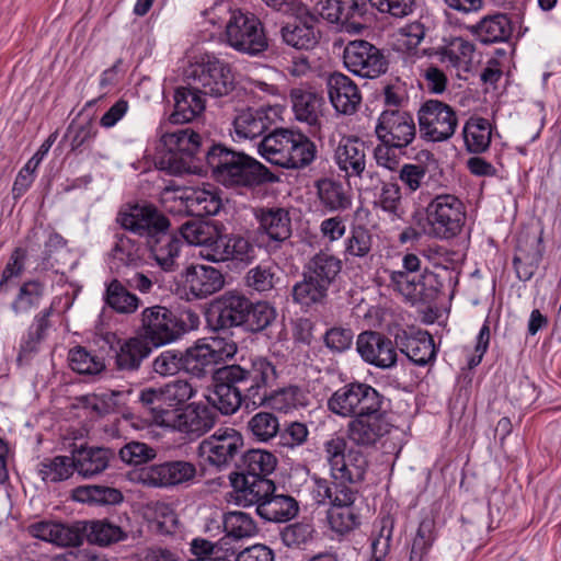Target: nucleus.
<instances>
[{
	"instance_id": "f257e3e1",
	"label": "nucleus",
	"mask_w": 561,
	"mask_h": 561,
	"mask_svg": "<svg viewBox=\"0 0 561 561\" xmlns=\"http://www.w3.org/2000/svg\"><path fill=\"white\" fill-rule=\"evenodd\" d=\"M205 152L213 178L227 188L252 191L279 181L278 175L256 159L221 142L210 145Z\"/></svg>"
},
{
	"instance_id": "f03ea898",
	"label": "nucleus",
	"mask_w": 561,
	"mask_h": 561,
	"mask_svg": "<svg viewBox=\"0 0 561 561\" xmlns=\"http://www.w3.org/2000/svg\"><path fill=\"white\" fill-rule=\"evenodd\" d=\"M412 222L421 228L426 237L449 240L462 230L466 222L465 206L453 194H438L430 201L424 213H413Z\"/></svg>"
},
{
	"instance_id": "7ed1b4c3",
	"label": "nucleus",
	"mask_w": 561,
	"mask_h": 561,
	"mask_svg": "<svg viewBox=\"0 0 561 561\" xmlns=\"http://www.w3.org/2000/svg\"><path fill=\"white\" fill-rule=\"evenodd\" d=\"M225 377L234 380L245 393V410L264 407V399L277 378L275 363L265 356H254L243 364L224 365Z\"/></svg>"
},
{
	"instance_id": "20e7f679",
	"label": "nucleus",
	"mask_w": 561,
	"mask_h": 561,
	"mask_svg": "<svg viewBox=\"0 0 561 561\" xmlns=\"http://www.w3.org/2000/svg\"><path fill=\"white\" fill-rule=\"evenodd\" d=\"M186 77L197 91L216 99L229 95L236 88L231 66L215 56L206 55L191 65Z\"/></svg>"
},
{
	"instance_id": "39448f33",
	"label": "nucleus",
	"mask_w": 561,
	"mask_h": 561,
	"mask_svg": "<svg viewBox=\"0 0 561 561\" xmlns=\"http://www.w3.org/2000/svg\"><path fill=\"white\" fill-rule=\"evenodd\" d=\"M227 43L236 50L261 56L268 48L264 25L253 13L236 10L226 25Z\"/></svg>"
},
{
	"instance_id": "423d86ee",
	"label": "nucleus",
	"mask_w": 561,
	"mask_h": 561,
	"mask_svg": "<svg viewBox=\"0 0 561 561\" xmlns=\"http://www.w3.org/2000/svg\"><path fill=\"white\" fill-rule=\"evenodd\" d=\"M385 397L366 382L353 381L337 389L328 400L329 410L341 416L378 412Z\"/></svg>"
},
{
	"instance_id": "0eeeda50",
	"label": "nucleus",
	"mask_w": 561,
	"mask_h": 561,
	"mask_svg": "<svg viewBox=\"0 0 561 561\" xmlns=\"http://www.w3.org/2000/svg\"><path fill=\"white\" fill-rule=\"evenodd\" d=\"M187 328L184 319L169 308L160 305L147 307L141 311L138 334L154 347L174 342Z\"/></svg>"
},
{
	"instance_id": "6e6552de",
	"label": "nucleus",
	"mask_w": 561,
	"mask_h": 561,
	"mask_svg": "<svg viewBox=\"0 0 561 561\" xmlns=\"http://www.w3.org/2000/svg\"><path fill=\"white\" fill-rule=\"evenodd\" d=\"M161 141L171 153L169 167L175 173H182L190 169L193 161L205 160V151L214 142L203 140L201 135L191 128H179L162 135Z\"/></svg>"
},
{
	"instance_id": "1a4fd4ad",
	"label": "nucleus",
	"mask_w": 561,
	"mask_h": 561,
	"mask_svg": "<svg viewBox=\"0 0 561 561\" xmlns=\"http://www.w3.org/2000/svg\"><path fill=\"white\" fill-rule=\"evenodd\" d=\"M417 119L421 137L430 141L448 140L458 125L455 110L439 100L425 101L417 112Z\"/></svg>"
},
{
	"instance_id": "9d476101",
	"label": "nucleus",
	"mask_w": 561,
	"mask_h": 561,
	"mask_svg": "<svg viewBox=\"0 0 561 561\" xmlns=\"http://www.w3.org/2000/svg\"><path fill=\"white\" fill-rule=\"evenodd\" d=\"M343 60L351 72L362 78H378L389 68L383 51L365 39L351 41L344 48Z\"/></svg>"
},
{
	"instance_id": "9b49d317",
	"label": "nucleus",
	"mask_w": 561,
	"mask_h": 561,
	"mask_svg": "<svg viewBox=\"0 0 561 561\" xmlns=\"http://www.w3.org/2000/svg\"><path fill=\"white\" fill-rule=\"evenodd\" d=\"M243 436L232 427H220L208 438L201 442L199 455L218 470L228 468L238 456L243 454Z\"/></svg>"
},
{
	"instance_id": "f8f14e48",
	"label": "nucleus",
	"mask_w": 561,
	"mask_h": 561,
	"mask_svg": "<svg viewBox=\"0 0 561 561\" xmlns=\"http://www.w3.org/2000/svg\"><path fill=\"white\" fill-rule=\"evenodd\" d=\"M117 222L141 238L152 239L160 232L171 228L170 219L152 204H135L118 213Z\"/></svg>"
},
{
	"instance_id": "ddd939ff",
	"label": "nucleus",
	"mask_w": 561,
	"mask_h": 561,
	"mask_svg": "<svg viewBox=\"0 0 561 561\" xmlns=\"http://www.w3.org/2000/svg\"><path fill=\"white\" fill-rule=\"evenodd\" d=\"M320 15L348 33H360L370 20L368 0H321Z\"/></svg>"
},
{
	"instance_id": "4468645a",
	"label": "nucleus",
	"mask_w": 561,
	"mask_h": 561,
	"mask_svg": "<svg viewBox=\"0 0 561 561\" xmlns=\"http://www.w3.org/2000/svg\"><path fill=\"white\" fill-rule=\"evenodd\" d=\"M294 21L280 28V36L285 44L296 49H312L321 38V32L317 27L319 16L311 12L306 5L299 3L294 11Z\"/></svg>"
},
{
	"instance_id": "2eb2a0df",
	"label": "nucleus",
	"mask_w": 561,
	"mask_h": 561,
	"mask_svg": "<svg viewBox=\"0 0 561 561\" xmlns=\"http://www.w3.org/2000/svg\"><path fill=\"white\" fill-rule=\"evenodd\" d=\"M375 133L380 142L407 148L415 139L416 128L409 112L388 108L381 112Z\"/></svg>"
},
{
	"instance_id": "dca6fc26",
	"label": "nucleus",
	"mask_w": 561,
	"mask_h": 561,
	"mask_svg": "<svg viewBox=\"0 0 561 561\" xmlns=\"http://www.w3.org/2000/svg\"><path fill=\"white\" fill-rule=\"evenodd\" d=\"M168 427L199 437L214 427L217 412L204 403H190L183 409H173V413L164 414Z\"/></svg>"
},
{
	"instance_id": "f3484780",
	"label": "nucleus",
	"mask_w": 561,
	"mask_h": 561,
	"mask_svg": "<svg viewBox=\"0 0 561 561\" xmlns=\"http://www.w3.org/2000/svg\"><path fill=\"white\" fill-rule=\"evenodd\" d=\"M196 477V466L186 460H169L142 468L140 481L148 486L170 488L185 484Z\"/></svg>"
},
{
	"instance_id": "a211bd4d",
	"label": "nucleus",
	"mask_w": 561,
	"mask_h": 561,
	"mask_svg": "<svg viewBox=\"0 0 561 561\" xmlns=\"http://www.w3.org/2000/svg\"><path fill=\"white\" fill-rule=\"evenodd\" d=\"M397 346L378 331H364L356 340V351L360 358L381 369L391 368L397 363Z\"/></svg>"
},
{
	"instance_id": "6ab92c4d",
	"label": "nucleus",
	"mask_w": 561,
	"mask_h": 561,
	"mask_svg": "<svg viewBox=\"0 0 561 561\" xmlns=\"http://www.w3.org/2000/svg\"><path fill=\"white\" fill-rule=\"evenodd\" d=\"M255 219L259 222L257 230L267 237L266 247L276 251L293 233L291 218L287 209L283 207H260L255 209Z\"/></svg>"
},
{
	"instance_id": "aec40b11",
	"label": "nucleus",
	"mask_w": 561,
	"mask_h": 561,
	"mask_svg": "<svg viewBox=\"0 0 561 561\" xmlns=\"http://www.w3.org/2000/svg\"><path fill=\"white\" fill-rule=\"evenodd\" d=\"M390 423L383 409L378 412L360 413L347 426V437L359 447H373L390 432Z\"/></svg>"
},
{
	"instance_id": "412c9836",
	"label": "nucleus",
	"mask_w": 561,
	"mask_h": 561,
	"mask_svg": "<svg viewBox=\"0 0 561 561\" xmlns=\"http://www.w3.org/2000/svg\"><path fill=\"white\" fill-rule=\"evenodd\" d=\"M251 299L241 291L228 290L219 296L213 305L217 313L216 329L230 330L241 328L244 331L247 309Z\"/></svg>"
},
{
	"instance_id": "4be33fe9",
	"label": "nucleus",
	"mask_w": 561,
	"mask_h": 561,
	"mask_svg": "<svg viewBox=\"0 0 561 561\" xmlns=\"http://www.w3.org/2000/svg\"><path fill=\"white\" fill-rule=\"evenodd\" d=\"M224 366L218 367L213 373L214 390L208 396V401L211 403L210 408L219 411L224 415H231L238 411L243 404L245 407V393L234 380H227L225 378Z\"/></svg>"
},
{
	"instance_id": "5701e85b",
	"label": "nucleus",
	"mask_w": 561,
	"mask_h": 561,
	"mask_svg": "<svg viewBox=\"0 0 561 561\" xmlns=\"http://www.w3.org/2000/svg\"><path fill=\"white\" fill-rule=\"evenodd\" d=\"M229 480L236 492L237 503L243 506H257L276 490L271 479L255 474L230 473Z\"/></svg>"
},
{
	"instance_id": "b1692460",
	"label": "nucleus",
	"mask_w": 561,
	"mask_h": 561,
	"mask_svg": "<svg viewBox=\"0 0 561 561\" xmlns=\"http://www.w3.org/2000/svg\"><path fill=\"white\" fill-rule=\"evenodd\" d=\"M256 256L254 245L249 238L241 234H222L218 232L208 254L215 262L236 261L249 265Z\"/></svg>"
},
{
	"instance_id": "393cba45",
	"label": "nucleus",
	"mask_w": 561,
	"mask_h": 561,
	"mask_svg": "<svg viewBox=\"0 0 561 561\" xmlns=\"http://www.w3.org/2000/svg\"><path fill=\"white\" fill-rule=\"evenodd\" d=\"M327 89L330 102L336 112L352 115L357 111L362 94L350 77L341 72L331 73L327 79Z\"/></svg>"
},
{
	"instance_id": "a878e982",
	"label": "nucleus",
	"mask_w": 561,
	"mask_h": 561,
	"mask_svg": "<svg viewBox=\"0 0 561 561\" xmlns=\"http://www.w3.org/2000/svg\"><path fill=\"white\" fill-rule=\"evenodd\" d=\"M183 276L188 291L196 299L207 298L225 286L222 273L209 265L192 264L186 267Z\"/></svg>"
},
{
	"instance_id": "bb28decb",
	"label": "nucleus",
	"mask_w": 561,
	"mask_h": 561,
	"mask_svg": "<svg viewBox=\"0 0 561 561\" xmlns=\"http://www.w3.org/2000/svg\"><path fill=\"white\" fill-rule=\"evenodd\" d=\"M543 247L541 238L537 236H519L515 248L513 265L518 279L529 280L539 267L542 260Z\"/></svg>"
},
{
	"instance_id": "cd10ccee",
	"label": "nucleus",
	"mask_w": 561,
	"mask_h": 561,
	"mask_svg": "<svg viewBox=\"0 0 561 561\" xmlns=\"http://www.w3.org/2000/svg\"><path fill=\"white\" fill-rule=\"evenodd\" d=\"M54 311L53 306L39 311L33 319V322L20 341L19 352L16 355L18 366L30 364L32 358L39 352L42 342L47 336V331L51 323L49 318Z\"/></svg>"
},
{
	"instance_id": "c85d7f7f",
	"label": "nucleus",
	"mask_w": 561,
	"mask_h": 561,
	"mask_svg": "<svg viewBox=\"0 0 561 561\" xmlns=\"http://www.w3.org/2000/svg\"><path fill=\"white\" fill-rule=\"evenodd\" d=\"M289 98L297 121L307 123L310 126L319 124V118L322 116L323 105L325 104L321 93L310 87L301 85L293 88L289 92Z\"/></svg>"
},
{
	"instance_id": "c756f323",
	"label": "nucleus",
	"mask_w": 561,
	"mask_h": 561,
	"mask_svg": "<svg viewBox=\"0 0 561 561\" xmlns=\"http://www.w3.org/2000/svg\"><path fill=\"white\" fill-rule=\"evenodd\" d=\"M202 91L195 89L191 81L188 87H179L174 91V111L169 119L173 124H184L199 116L206 107V100Z\"/></svg>"
},
{
	"instance_id": "7c9ffc66",
	"label": "nucleus",
	"mask_w": 561,
	"mask_h": 561,
	"mask_svg": "<svg viewBox=\"0 0 561 561\" xmlns=\"http://www.w3.org/2000/svg\"><path fill=\"white\" fill-rule=\"evenodd\" d=\"M396 346L417 366H425L436 357L433 336L426 331H419L409 336L405 331L396 335Z\"/></svg>"
},
{
	"instance_id": "2f4dec72",
	"label": "nucleus",
	"mask_w": 561,
	"mask_h": 561,
	"mask_svg": "<svg viewBox=\"0 0 561 561\" xmlns=\"http://www.w3.org/2000/svg\"><path fill=\"white\" fill-rule=\"evenodd\" d=\"M334 159L348 176H360L366 167V146L358 137H344L339 142Z\"/></svg>"
},
{
	"instance_id": "473e14b6",
	"label": "nucleus",
	"mask_w": 561,
	"mask_h": 561,
	"mask_svg": "<svg viewBox=\"0 0 561 561\" xmlns=\"http://www.w3.org/2000/svg\"><path fill=\"white\" fill-rule=\"evenodd\" d=\"M113 457V450L104 447L81 446L71 453L75 470L85 479L103 472Z\"/></svg>"
},
{
	"instance_id": "72a5a7b5",
	"label": "nucleus",
	"mask_w": 561,
	"mask_h": 561,
	"mask_svg": "<svg viewBox=\"0 0 561 561\" xmlns=\"http://www.w3.org/2000/svg\"><path fill=\"white\" fill-rule=\"evenodd\" d=\"M147 248L158 265L165 272H172L178 267L176 259L180 253L182 240L176 236L175 230H164L148 239Z\"/></svg>"
},
{
	"instance_id": "f704fd0d",
	"label": "nucleus",
	"mask_w": 561,
	"mask_h": 561,
	"mask_svg": "<svg viewBox=\"0 0 561 561\" xmlns=\"http://www.w3.org/2000/svg\"><path fill=\"white\" fill-rule=\"evenodd\" d=\"M224 530L226 535L219 540L218 548L236 556L238 548L232 546L233 541L249 538L257 533L256 525L252 517L243 512H228L224 516Z\"/></svg>"
},
{
	"instance_id": "c9c22d12",
	"label": "nucleus",
	"mask_w": 561,
	"mask_h": 561,
	"mask_svg": "<svg viewBox=\"0 0 561 561\" xmlns=\"http://www.w3.org/2000/svg\"><path fill=\"white\" fill-rule=\"evenodd\" d=\"M320 204L328 211H344L352 206V195L342 182L332 179H319L314 183Z\"/></svg>"
},
{
	"instance_id": "e433bc0d",
	"label": "nucleus",
	"mask_w": 561,
	"mask_h": 561,
	"mask_svg": "<svg viewBox=\"0 0 561 561\" xmlns=\"http://www.w3.org/2000/svg\"><path fill=\"white\" fill-rule=\"evenodd\" d=\"M255 512L267 522L284 523L298 514L299 505L293 496L273 492L257 505Z\"/></svg>"
},
{
	"instance_id": "4c0bfd02",
	"label": "nucleus",
	"mask_w": 561,
	"mask_h": 561,
	"mask_svg": "<svg viewBox=\"0 0 561 561\" xmlns=\"http://www.w3.org/2000/svg\"><path fill=\"white\" fill-rule=\"evenodd\" d=\"M83 522L85 528L84 539L92 545L108 547L125 541L128 538V531L108 518Z\"/></svg>"
},
{
	"instance_id": "58836bf2",
	"label": "nucleus",
	"mask_w": 561,
	"mask_h": 561,
	"mask_svg": "<svg viewBox=\"0 0 561 561\" xmlns=\"http://www.w3.org/2000/svg\"><path fill=\"white\" fill-rule=\"evenodd\" d=\"M472 32L483 44L507 42L513 33L512 22L504 13L486 15L472 27Z\"/></svg>"
},
{
	"instance_id": "ea45409f",
	"label": "nucleus",
	"mask_w": 561,
	"mask_h": 561,
	"mask_svg": "<svg viewBox=\"0 0 561 561\" xmlns=\"http://www.w3.org/2000/svg\"><path fill=\"white\" fill-rule=\"evenodd\" d=\"M151 353V346L140 335L123 342L115 354V365L121 371H137L145 358Z\"/></svg>"
},
{
	"instance_id": "a19ab883",
	"label": "nucleus",
	"mask_w": 561,
	"mask_h": 561,
	"mask_svg": "<svg viewBox=\"0 0 561 561\" xmlns=\"http://www.w3.org/2000/svg\"><path fill=\"white\" fill-rule=\"evenodd\" d=\"M294 131V129L288 128H275L261 140L259 145L260 154L270 163L283 168Z\"/></svg>"
},
{
	"instance_id": "79ce46f5",
	"label": "nucleus",
	"mask_w": 561,
	"mask_h": 561,
	"mask_svg": "<svg viewBox=\"0 0 561 561\" xmlns=\"http://www.w3.org/2000/svg\"><path fill=\"white\" fill-rule=\"evenodd\" d=\"M308 405L306 391L297 385H289L283 388L267 391L264 399V407H270L278 412L288 413Z\"/></svg>"
},
{
	"instance_id": "37998d69",
	"label": "nucleus",
	"mask_w": 561,
	"mask_h": 561,
	"mask_svg": "<svg viewBox=\"0 0 561 561\" xmlns=\"http://www.w3.org/2000/svg\"><path fill=\"white\" fill-rule=\"evenodd\" d=\"M169 397L162 389L146 388L140 391L139 404L142 413L146 415L148 422L168 427L169 422H165L167 413H173V409H169L168 404Z\"/></svg>"
},
{
	"instance_id": "c03bdc74",
	"label": "nucleus",
	"mask_w": 561,
	"mask_h": 561,
	"mask_svg": "<svg viewBox=\"0 0 561 561\" xmlns=\"http://www.w3.org/2000/svg\"><path fill=\"white\" fill-rule=\"evenodd\" d=\"M341 270L342 261L327 251H319L304 266L307 274L329 288L335 283Z\"/></svg>"
},
{
	"instance_id": "a18cd8bd",
	"label": "nucleus",
	"mask_w": 561,
	"mask_h": 561,
	"mask_svg": "<svg viewBox=\"0 0 561 561\" xmlns=\"http://www.w3.org/2000/svg\"><path fill=\"white\" fill-rule=\"evenodd\" d=\"M316 157V144L301 131L295 130L283 168L300 170L310 165Z\"/></svg>"
},
{
	"instance_id": "49530a36",
	"label": "nucleus",
	"mask_w": 561,
	"mask_h": 561,
	"mask_svg": "<svg viewBox=\"0 0 561 561\" xmlns=\"http://www.w3.org/2000/svg\"><path fill=\"white\" fill-rule=\"evenodd\" d=\"M374 208L381 209L392 222L405 220L407 209L399 184L383 182L377 198L374 201Z\"/></svg>"
},
{
	"instance_id": "de8ad7c7",
	"label": "nucleus",
	"mask_w": 561,
	"mask_h": 561,
	"mask_svg": "<svg viewBox=\"0 0 561 561\" xmlns=\"http://www.w3.org/2000/svg\"><path fill=\"white\" fill-rule=\"evenodd\" d=\"M104 302L117 313L131 314L140 306V299L119 279H112L105 288Z\"/></svg>"
},
{
	"instance_id": "09e8293b",
	"label": "nucleus",
	"mask_w": 561,
	"mask_h": 561,
	"mask_svg": "<svg viewBox=\"0 0 561 561\" xmlns=\"http://www.w3.org/2000/svg\"><path fill=\"white\" fill-rule=\"evenodd\" d=\"M302 279L297 282L291 288L294 302L302 307H312L314 305H323L328 299L329 287L313 278L305 271Z\"/></svg>"
},
{
	"instance_id": "8fccbe9b",
	"label": "nucleus",
	"mask_w": 561,
	"mask_h": 561,
	"mask_svg": "<svg viewBox=\"0 0 561 561\" xmlns=\"http://www.w3.org/2000/svg\"><path fill=\"white\" fill-rule=\"evenodd\" d=\"M277 465V458L270 451L263 449H250L242 454L241 462L237 465L238 470L232 473L255 474L267 478Z\"/></svg>"
},
{
	"instance_id": "3c124183",
	"label": "nucleus",
	"mask_w": 561,
	"mask_h": 561,
	"mask_svg": "<svg viewBox=\"0 0 561 561\" xmlns=\"http://www.w3.org/2000/svg\"><path fill=\"white\" fill-rule=\"evenodd\" d=\"M72 499L81 503L116 505L123 502L124 495L121 490L115 488L89 484L75 488L72 490Z\"/></svg>"
},
{
	"instance_id": "603ef678",
	"label": "nucleus",
	"mask_w": 561,
	"mask_h": 561,
	"mask_svg": "<svg viewBox=\"0 0 561 561\" xmlns=\"http://www.w3.org/2000/svg\"><path fill=\"white\" fill-rule=\"evenodd\" d=\"M466 148L472 153H481L491 144V124L483 117H470L463 126Z\"/></svg>"
},
{
	"instance_id": "864d4df0",
	"label": "nucleus",
	"mask_w": 561,
	"mask_h": 561,
	"mask_svg": "<svg viewBox=\"0 0 561 561\" xmlns=\"http://www.w3.org/2000/svg\"><path fill=\"white\" fill-rule=\"evenodd\" d=\"M244 318V332L257 334L268 330L276 322L277 310L268 301L251 300Z\"/></svg>"
},
{
	"instance_id": "5fc2aeb1",
	"label": "nucleus",
	"mask_w": 561,
	"mask_h": 561,
	"mask_svg": "<svg viewBox=\"0 0 561 561\" xmlns=\"http://www.w3.org/2000/svg\"><path fill=\"white\" fill-rule=\"evenodd\" d=\"M268 117L261 110L247 108L233 121L237 135L242 138L254 139L263 135L268 128Z\"/></svg>"
},
{
	"instance_id": "6e6d98bb",
	"label": "nucleus",
	"mask_w": 561,
	"mask_h": 561,
	"mask_svg": "<svg viewBox=\"0 0 561 561\" xmlns=\"http://www.w3.org/2000/svg\"><path fill=\"white\" fill-rule=\"evenodd\" d=\"M45 295V284L39 279H30L19 288V291L11 302V310L16 314H25L33 308H37Z\"/></svg>"
},
{
	"instance_id": "4d7b16f0",
	"label": "nucleus",
	"mask_w": 561,
	"mask_h": 561,
	"mask_svg": "<svg viewBox=\"0 0 561 561\" xmlns=\"http://www.w3.org/2000/svg\"><path fill=\"white\" fill-rule=\"evenodd\" d=\"M179 231L183 239L190 244L207 245L211 250V243L218 236L216 226L203 220L201 217H195L182 224L175 229Z\"/></svg>"
},
{
	"instance_id": "13d9d810",
	"label": "nucleus",
	"mask_w": 561,
	"mask_h": 561,
	"mask_svg": "<svg viewBox=\"0 0 561 561\" xmlns=\"http://www.w3.org/2000/svg\"><path fill=\"white\" fill-rule=\"evenodd\" d=\"M216 369L204 343H195L184 350V374L203 378L207 374L213 375Z\"/></svg>"
},
{
	"instance_id": "bf43d9fd",
	"label": "nucleus",
	"mask_w": 561,
	"mask_h": 561,
	"mask_svg": "<svg viewBox=\"0 0 561 561\" xmlns=\"http://www.w3.org/2000/svg\"><path fill=\"white\" fill-rule=\"evenodd\" d=\"M369 462L367 456L359 449L350 448L345 454V470L339 469L334 480L351 484L363 482Z\"/></svg>"
},
{
	"instance_id": "052dcab7",
	"label": "nucleus",
	"mask_w": 561,
	"mask_h": 561,
	"mask_svg": "<svg viewBox=\"0 0 561 561\" xmlns=\"http://www.w3.org/2000/svg\"><path fill=\"white\" fill-rule=\"evenodd\" d=\"M187 211L194 217L213 216L221 208V199L206 190L192 192L186 196Z\"/></svg>"
},
{
	"instance_id": "680f3d73",
	"label": "nucleus",
	"mask_w": 561,
	"mask_h": 561,
	"mask_svg": "<svg viewBox=\"0 0 561 561\" xmlns=\"http://www.w3.org/2000/svg\"><path fill=\"white\" fill-rule=\"evenodd\" d=\"M435 538L434 519L428 517L422 519L412 541L409 561H424Z\"/></svg>"
},
{
	"instance_id": "e2e57ef3",
	"label": "nucleus",
	"mask_w": 561,
	"mask_h": 561,
	"mask_svg": "<svg viewBox=\"0 0 561 561\" xmlns=\"http://www.w3.org/2000/svg\"><path fill=\"white\" fill-rule=\"evenodd\" d=\"M330 529L337 536H346L359 527L360 520L354 507H330L327 511Z\"/></svg>"
},
{
	"instance_id": "0e129e2a",
	"label": "nucleus",
	"mask_w": 561,
	"mask_h": 561,
	"mask_svg": "<svg viewBox=\"0 0 561 561\" xmlns=\"http://www.w3.org/2000/svg\"><path fill=\"white\" fill-rule=\"evenodd\" d=\"M68 359L70 368L81 375H99L105 369L104 362L83 346L71 348Z\"/></svg>"
},
{
	"instance_id": "69168bd1",
	"label": "nucleus",
	"mask_w": 561,
	"mask_h": 561,
	"mask_svg": "<svg viewBox=\"0 0 561 561\" xmlns=\"http://www.w3.org/2000/svg\"><path fill=\"white\" fill-rule=\"evenodd\" d=\"M111 255L127 267H137L142 262L140 244L125 234H116V242L111 250Z\"/></svg>"
},
{
	"instance_id": "338daca9",
	"label": "nucleus",
	"mask_w": 561,
	"mask_h": 561,
	"mask_svg": "<svg viewBox=\"0 0 561 561\" xmlns=\"http://www.w3.org/2000/svg\"><path fill=\"white\" fill-rule=\"evenodd\" d=\"M248 430L260 442H268L279 432L278 417L266 411L255 413L248 421Z\"/></svg>"
},
{
	"instance_id": "774afa93",
	"label": "nucleus",
	"mask_w": 561,
	"mask_h": 561,
	"mask_svg": "<svg viewBox=\"0 0 561 561\" xmlns=\"http://www.w3.org/2000/svg\"><path fill=\"white\" fill-rule=\"evenodd\" d=\"M75 471L73 461L68 456H56L41 462L39 474L46 482H60L67 480Z\"/></svg>"
}]
</instances>
